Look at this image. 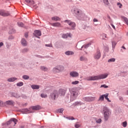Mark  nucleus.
Segmentation results:
<instances>
[{"instance_id":"f257e3e1","label":"nucleus","mask_w":128,"mask_h":128,"mask_svg":"<svg viewBox=\"0 0 128 128\" xmlns=\"http://www.w3.org/2000/svg\"><path fill=\"white\" fill-rule=\"evenodd\" d=\"M65 94L66 90L64 89H60L58 91L54 90L50 94V98L52 100H56V98H58L60 96H64Z\"/></svg>"},{"instance_id":"f03ea898","label":"nucleus","mask_w":128,"mask_h":128,"mask_svg":"<svg viewBox=\"0 0 128 128\" xmlns=\"http://www.w3.org/2000/svg\"><path fill=\"white\" fill-rule=\"evenodd\" d=\"M108 74H101L98 76H90L86 77L84 78L85 80H102L104 78H106Z\"/></svg>"},{"instance_id":"7ed1b4c3","label":"nucleus","mask_w":128,"mask_h":128,"mask_svg":"<svg viewBox=\"0 0 128 128\" xmlns=\"http://www.w3.org/2000/svg\"><path fill=\"white\" fill-rule=\"evenodd\" d=\"M71 98L73 100H76L80 94V89L78 88H72L70 91Z\"/></svg>"},{"instance_id":"20e7f679","label":"nucleus","mask_w":128,"mask_h":128,"mask_svg":"<svg viewBox=\"0 0 128 128\" xmlns=\"http://www.w3.org/2000/svg\"><path fill=\"white\" fill-rule=\"evenodd\" d=\"M102 112L103 114H104V118L105 120H108L110 118V116L112 114V112H110V109L106 106H104L103 108Z\"/></svg>"},{"instance_id":"39448f33","label":"nucleus","mask_w":128,"mask_h":128,"mask_svg":"<svg viewBox=\"0 0 128 128\" xmlns=\"http://www.w3.org/2000/svg\"><path fill=\"white\" fill-rule=\"evenodd\" d=\"M64 22H66L70 26L72 30H74L76 28V23L72 22L70 20H65Z\"/></svg>"},{"instance_id":"423d86ee","label":"nucleus","mask_w":128,"mask_h":128,"mask_svg":"<svg viewBox=\"0 0 128 128\" xmlns=\"http://www.w3.org/2000/svg\"><path fill=\"white\" fill-rule=\"evenodd\" d=\"M64 70V66H57L53 68V72H60Z\"/></svg>"},{"instance_id":"0eeeda50","label":"nucleus","mask_w":128,"mask_h":128,"mask_svg":"<svg viewBox=\"0 0 128 128\" xmlns=\"http://www.w3.org/2000/svg\"><path fill=\"white\" fill-rule=\"evenodd\" d=\"M14 122V126L16 124V122H18V120L15 118H12L9 121L6 122V124L8 126V124H10Z\"/></svg>"},{"instance_id":"6e6552de","label":"nucleus","mask_w":128,"mask_h":128,"mask_svg":"<svg viewBox=\"0 0 128 128\" xmlns=\"http://www.w3.org/2000/svg\"><path fill=\"white\" fill-rule=\"evenodd\" d=\"M84 100L85 102H94V100H96V97H85L84 98Z\"/></svg>"},{"instance_id":"1a4fd4ad","label":"nucleus","mask_w":128,"mask_h":128,"mask_svg":"<svg viewBox=\"0 0 128 128\" xmlns=\"http://www.w3.org/2000/svg\"><path fill=\"white\" fill-rule=\"evenodd\" d=\"M70 74L72 78H76L79 76L78 72L74 71L71 72Z\"/></svg>"},{"instance_id":"9d476101","label":"nucleus","mask_w":128,"mask_h":128,"mask_svg":"<svg viewBox=\"0 0 128 128\" xmlns=\"http://www.w3.org/2000/svg\"><path fill=\"white\" fill-rule=\"evenodd\" d=\"M34 36L36 38H40V37L38 36H42V32L39 30H36L34 31Z\"/></svg>"},{"instance_id":"9b49d317","label":"nucleus","mask_w":128,"mask_h":128,"mask_svg":"<svg viewBox=\"0 0 128 128\" xmlns=\"http://www.w3.org/2000/svg\"><path fill=\"white\" fill-rule=\"evenodd\" d=\"M74 13L76 14L77 16H80L82 14V10L78 9V8H74Z\"/></svg>"},{"instance_id":"f8f14e48","label":"nucleus","mask_w":128,"mask_h":128,"mask_svg":"<svg viewBox=\"0 0 128 128\" xmlns=\"http://www.w3.org/2000/svg\"><path fill=\"white\" fill-rule=\"evenodd\" d=\"M100 51H98L95 54H94V58L95 60H100Z\"/></svg>"},{"instance_id":"ddd939ff","label":"nucleus","mask_w":128,"mask_h":128,"mask_svg":"<svg viewBox=\"0 0 128 128\" xmlns=\"http://www.w3.org/2000/svg\"><path fill=\"white\" fill-rule=\"evenodd\" d=\"M0 16H10V13L1 10H0Z\"/></svg>"},{"instance_id":"4468645a","label":"nucleus","mask_w":128,"mask_h":128,"mask_svg":"<svg viewBox=\"0 0 128 128\" xmlns=\"http://www.w3.org/2000/svg\"><path fill=\"white\" fill-rule=\"evenodd\" d=\"M30 108L33 110H38L42 108V107L38 105H37L36 106H32L30 107Z\"/></svg>"},{"instance_id":"2eb2a0df","label":"nucleus","mask_w":128,"mask_h":128,"mask_svg":"<svg viewBox=\"0 0 128 128\" xmlns=\"http://www.w3.org/2000/svg\"><path fill=\"white\" fill-rule=\"evenodd\" d=\"M51 26H56V28L59 27V28H62V24L60 23L57 22H54V23H52Z\"/></svg>"},{"instance_id":"dca6fc26","label":"nucleus","mask_w":128,"mask_h":128,"mask_svg":"<svg viewBox=\"0 0 128 128\" xmlns=\"http://www.w3.org/2000/svg\"><path fill=\"white\" fill-rule=\"evenodd\" d=\"M21 44L22 46H28V42H26V40L24 38L22 39Z\"/></svg>"},{"instance_id":"f3484780","label":"nucleus","mask_w":128,"mask_h":128,"mask_svg":"<svg viewBox=\"0 0 128 128\" xmlns=\"http://www.w3.org/2000/svg\"><path fill=\"white\" fill-rule=\"evenodd\" d=\"M6 104H8V106H14V102L12 100H8L5 102Z\"/></svg>"},{"instance_id":"a211bd4d","label":"nucleus","mask_w":128,"mask_h":128,"mask_svg":"<svg viewBox=\"0 0 128 128\" xmlns=\"http://www.w3.org/2000/svg\"><path fill=\"white\" fill-rule=\"evenodd\" d=\"M18 80V78H11L8 80V82H14V80Z\"/></svg>"},{"instance_id":"6ab92c4d","label":"nucleus","mask_w":128,"mask_h":128,"mask_svg":"<svg viewBox=\"0 0 128 128\" xmlns=\"http://www.w3.org/2000/svg\"><path fill=\"white\" fill-rule=\"evenodd\" d=\"M52 20H54V22H58L60 20V18L58 16H53L52 18Z\"/></svg>"},{"instance_id":"aec40b11","label":"nucleus","mask_w":128,"mask_h":128,"mask_svg":"<svg viewBox=\"0 0 128 128\" xmlns=\"http://www.w3.org/2000/svg\"><path fill=\"white\" fill-rule=\"evenodd\" d=\"M74 52L72 51H66L65 52V54L66 56H72L74 54Z\"/></svg>"},{"instance_id":"412c9836","label":"nucleus","mask_w":128,"mask_h":128,"mask_svg":"<svg viewBox=\"0 0 128 128\" xmlns=\"http://www.w3.org/2000/svg\"><path fill=\"white\" fill-rule=\"evenodd\" d=\"M31 88H32V90H38V88H40V86H38V85H32Z\"/></svg>"},{"instance_id":"4be33fe9","label":"nucleus","mask_w":128,"mask_h":128,"mask_svg":"<svg viewBox=\"0 0 128 128\" xmlns=\"http://www.w3.org/2000/svg\"><path fill=\"white\" fill-rule=\"evenodd\" d=\"M25 2L27 4H34V0H26Z\"/></svg>"},{"instance_id":"5701e85b","label":"nucleus","mask_w":128,"mask_h":128,"mask_svg":"<svg viewBox=\"0 0 128 128\" xmlns=\"http://www.w3.org/2000/svg\"><path fill=\"white\" fill-rule=\"evenodd\" d=\"M104 100V94L101 95L98 100V102H102Z\"/></svg>"},{"instance_id":"b1692460","label":"nucleus","mask_w":128,"mask_h":128,"mask_svg":"<svg viewBox=\"0 0 128 128\" xmlns=\"http://www.w3.org/2000/svg\"><path fill=\"white\" fill-rule=\"evenodd\" d=\"M104 98H105L106 100H108V102H110V99L108 98V94H104Z\"/></svg>"},{"instance_id":"393cba45","label":"nucleus","mask_w":128,"mask_h":128,"mask_svg":"<svg viewBox=\"0 0 128 128\" xmlns=\"http://www.w3.org/2000/svg\"><path fill=\"white\" fill-rule=\"evenodd\" d=\"M12 96H14V98H20V95L16 92L12 93Z\"/></svg>"},{"instance_id":"a878e982","label":"nucleus","mask_w":128,"mask_h":128,"mask_svg":"<svg viewBox=\"0 0 128 128\" xmlns=\"http://www.w3.org/2000/svg\"><path fill=\"white\" fill-rule=\"evenodd\" d=\"M116 62V58H112L108 60V62Z\"/></svg>"},{"instance_id":"bb28decb","label":"nucleus","mask_w":128,"mask_h":128,"mask_svg":"<svg viewBox=\"0 0 128 128\" xmlns=\"http://www.w3.org/2000/svg\"><path fill=\"white\" fill-rule=\"evenodd\" d=\"M40 70H44V72H46L48 70V68L44 66H42L40 67Z\"/></svg>"},{"instance_id":"cd10ccee","label":"nucleus","mask_w":128,"mask_h":128,"mask_svg":"<svg viewBox=\"0 0 128 128\" xmlns=\"http://www.w3.org/2000/svg\"><path fill=\"white\" fill-rule=\"evenodd\" d=\"M116 42L114 41L112 42V48H116Z\"/></svg>"},{"instance_id":"c85d7f7f","label":"nucleus","mask_w":128,"mask_h":128,"mask_svg":"<svg viewBox=\"0 0 128 128\" xmlns=\"http://www.w3.org/2000/svg\"><path fill=\"white\" fill-rule=\"evenodd\" d=\"M17 86H24V82H20L16 84Z\"/></svg>"},{"instance_id":"c756f323","label":"nucleus","mask_w":128,"mask_h":128,"mask_svg":"<svg viewBox=\"0 0 128 128\" xmlns=\"http://www.w3.org/2000/svg\"><path fill=\"white\" fill-rule=\"evenodd\" d=\"M18 26H21V28H23V26H24V24L22 22H18Z\"/></svg>"},{"instance_id":"7c9ffc66","label":"nucleus","mask_w":128,"mask_h":128,"mask_svg":"<svg viewBox=\"0 0 128 128\" xmlns=\"http://www.w3.org/2000/svg\"><path fill=\"white\" fill-rule=\"evenodd\" d=\"M108 36L106 35V34H102V38L103 40H106V38H107Z\"/></svg>"},{"instance_id":"2f4dec72","label":"nucleus","mask_w":128,"mask_h":128,"mask_svg":"<svg viewBox=\"0 0 128 128\" xmlns=\"http://www.w3.org/2000/svg\"><path fill=\"white\" fill-rule=\"evenodd\" d=\"M22 78L24 80H28V78H30V76H28V75H24L23 76Z\"/></svg>"},{"instance_id":"473e14b6","label":"nucleus","mask_w":128,"mask_h":128,"mask_svg":"<svg viewBox=\"0 0 128 128\" xmlns=\"http://www.w3.org/2000/svg\"><path fill=\"white\" fill-rule=\"evenodd\" d=\"M126 126H128V122H122V126H124V128H126Z\"/></svg>"},{"instance_id":"72a5a7b5","label":"nucleus","mask_w":128,"mask_h":128,"mask_svg":"<svg viewBox=\"0 0 128 128\" xmlns=\"http://www.w3.org/2000/svg\"><path fill=\"white\" fill-rule=\"evenodd\" d=\"M62 38H68V36L66 34H63L62 35Z\"/></svg>"},{"instance_id":"f704fd0d","label":"nucleus","mask_w":128,"mask_h":128,"mask_svg":"<svg viewBox=\"0 0 128 128\" xmlns=\"http://www.w3.org/2000/svg\"><path fill=\"white\" fill-rule=\"evenodd\" d=\"M87 59L85 57H84L83 56H82L80 58V60L81 61H82V60H86Z\"/></svg>"},{"instance_id":"c9c22d12","label":"nucleus","mask_w":128,"mask_h":128,"mask_svg":"<svg viewBox=\"0 0 128 128\" xmlns=\"http://www.w3.org/2000/svg\"><path fill=\"white\" fill-rule=\"evenodd\" d=\"M6 106V103L2 102V100H0V106Z\"/></svg>"},{"instance_id":"e433bc0d","label":"nucleus","mask_w":128,"mask_h":128,"mask_svg":"<svg viewBox=\"0 0 128 128\" xmlns=\"http://www.w3.org/2000/svg\"><path fill=\"white\" fill-rule=\"evenodd\" d=\"M88 46H90V44H86V45H84L82 47V48H88Z\"/></svg>"},{"instance_id":"4c0bfd02","label":"nucleus","mask_w":128,"mask_h":128,"mask_svg":"<svg viewBox=\"0 0 128 128\" xmlns=\"http://www.w3.org/2000/svg\"><path fill=\"white\" fill-rule=\"evenodd\" d=\"M80 82L78 81H74L72 82V84H79Z\"/></svg>"},{"instance_id":"58836bf2","label":"nucleus","mask_w":128,"mask_h":128,"mask_svg":"<svg viewBox=\"0 0 128 128\" xmlns=\"http://www.w3.org/2000/svg\"><path fill=\"white\" fill-rule=\"evenodd\" d=\"M100 88H108V86H106V84H102L100 86Z\"/></svg>"},{"instance_id":"ea45409f","label":"nucleus","mask_w":128,"mask_h":128,"mask_svg":"<svg viewBox=\"0 0 128 128\" xmlns=\"http://www.w3.org/2000/svg\"><path fill=\"white\" fill-rule=\"evenodd\" d=\"M24 112L25 114H30V110H28V109H25V110H24Z\"/></svg>"},{"instance_id":"a19ab883","label":"nucleus","mask_w":128,"mask_h":128,"mask_svg":"<svg viewBox=\"0 0 128 128\" xmlns=\"http://www.w3.org/2000/svg\"><path fill=\"white\" fill-rule=\"evenodd\" d=\"M66 118H68V120H74V118L72 116H71V117H66Z\"/></svg>"},{"instance_id":"79ce46f5","label":"nucleus","mask_w":128,"mask_h":128,"mask_svg":"<svg viewBox=\"0 0 128 128\" xmlns=\"http://www.w3.org/2000/svg\"><path fill=\"white\" fill-rule=\"evenodd\" d=\"M96 122H97V124H100V122H102V119H98V120H96Z\"/></svg>"},{"instance_id":"37998d69","label":"nucleus","mask_w":128,"mask_h":128,"mask_svg":"<svg viewBox=\"0 0 128 128\" xmlns=\"http://www.w3.org/2000/svg\"><path fill=\"white\" fill-rule=\"evenodd\" d=\"M41 98H48V96H46V94H41Z\"/></svg>"},{"instance_id":"c03bdc74","label":"nucleus","mask_w":128,"mask_h":128,"mask_svg":"<svg viewBox=\"0 0 128 128\" xmlns=\"http://www.w3.org/2000/svg\"><path fill=\"white\" fill-rule=\"evenodd\" d=\"M105 4H108V0H103Z\"/></svg>"},{"instance_id":"a18cd8bd","label":"nucleus","mask_w":128,"mask_h":128,"mask_svg":"<svg viewBox=\"0 0 128 128\" xmlns=\"http://www.w3.org/2000/svg\"><path fill=\"white\" fill-rule=\"evenodd\" d=\"M117 5L118 6V8H122V4L118 2L117 4Z\"/></svg>"},{"instance_id":"49530a36","label":"nucleus","mask_w":128,"mask_h":128,"mask_svg":"<svg viewBox=\"0 0 128 128\" xmlns=\"http://www.w3.org/2000/svg\"><path fill=\"white\" fill-rule=\"evenodd\" d=\"M28 48H24L22 50V52H28Z\"/></svg>"},{"instance_id":"de8ad7c7","label":"nucleus","mask_w":128,"mask_h":128,"mask_svg":"<svg viewBox=\"0 0 128 128\" xmlns=\"http://www.w3.org/2000/svg\"><path fill=\"white\" fill-rule=\"evenodd\" d=\"M58 112H60V114H62V112H64V110H63L62 108L58 109Z\"/></svg>"},{"instance_id":"09e8293b","label":"nucleus","mask_w":128,"mask_h":128,"mask_svg":"<svg viewBox=\"0 0 128 128\" xmlns=\"http://www.w3.org/2000/svg\"><path fill=\"white\" fill-rule=\"evenodd\" d=\"M80 124H76L75 125V128H80Z\"/></svg>"},{"instance_id":"8fccbe9b","label":"nucleus","mask_w":128,"mask_h":128,"mask_svg":"<svg viewBox=\"0 0 128 128\" xmlns=\"http://www.w3.org/2000/svg\"><path fill=\"white\" fill-rule=\"evenodd\" d=\"M25 38H28V32H26L24 34Z\"/></svg>"},{"instance_id":"3c124183","label":"nucleus","mask_w":128,"mask_h":128,"mask_svg":"<svg viewBox=\"0 0 128 128\" xmlns=\"http://www.w3.org/2000/svg\"><path fill=\"white\" fill-rule=\"evenodd\" d=\"M46 46H48V47H52V44H46Z\"/></svg>"},{"instance_id":"603ef678","label":"nucleus","mask_w":128,"mask_h":128,"mask_svg":"<svg viewBox=\"0 0 128 128\" xmlns=\"http://www.w3.org/2000/svg\"><path fill=\"white\" fill-rule=\"evenodd\" d=\"M111 26H112V28H114V30H116V27L114 26V24H111Z\"/></svg>"},{"instance_id":"864d4df0","label":"nucleus","mask_w":128,"mask_h":128,"mask_svg":"<svg viewBox=\"0 0 128 128\" xmlns=\"http://www.w3.org/2000/svg\"><path fill=\"white\" fill-rule=\"evenodd\" d=\"M2 46H4V43L2 42H0V48H2Z\"/></svg>"},{"instance_id":"5fc2aeb1","label":"nucleus","mask_w":128,"mask_h":128,"mask_svg":"<svg viewBox=\"0 0 128 128\" xmlns=\"http://www.w3.org/2000/svg\"><path fill=\"white\" fill-rule=\"evenodd\" d=\"M74 106H78V102H76L74 104Z\"/></svg>"},{"instance_id":"6e6d98bb","label":"nucleus","mask_w":128,"mask_h":128,"mask_svg":"<svg viewBox=\"0 0 128 128\" xmlns=\"http://www.w3.org/2000/svg\"><path fill=\"white\" fill-rule=\"evenodd\" d=\"M93 20L94 22H98V19H96V18H94Z\"/></svg>"},{"instance_id":"4d7b16f0","label":"nucleus","mask_w":128,"mask_h":128,"mask_svg":"<svg viewBox=\"0 0 128 128\" xmlns=\"http://www.w3.org/2000/svg\"><path fill=\"white\" fill-rule=\"evenodd\" d=\"M78 106H82V104L80 102H78Z\"/></svg>"},{"instance_id":"13d9d810","label":"nucleus","mask_w":128,"mask_h":128,"mask_svg":"<svg viewBox=\"0 0 128 128\" xmlns=\"http://www.w3.org/2000/svg\"><path fill=\"white\" fill-rule=\"evenodd\" d=\"M122 48H124V50H126V47H124V46H122Z\"/></svg>"},{"instance_id":"bf43d9fd","label":"nucleus","mask_w":128,"mask_h":128,"mask_svg":"<svg viewBox=\"0 0 128 128\" xmlns=\"http://www.w3.org/2000/svg\"><path fill=\"white\" fill-rule=\"evenodd\" d=\"M68 36H70V38H71V37H72V36H71V35H70V34H68Z\"/></svg>"},{"instance_id":"052dcab7","label":"nucleus","mask_w":128,"mask_h":128,"mask_svg":"<svg viewBox=\"0 0 128 128\" xmlns=\"http://www.w3.org/2000/svg\"><path fill=\"white\" fill-rule=\"evenodd\" d=\"M20 128H24V126H22Z\"/></svg>"},{"instance_id":"680f3d73","label":"nucleus","mask_w":128,"mask_h":128,"mask_svg":"<svg viewBox=\"0 0 128 128\" xmlns=\"http://www.w3.org/2000/svg\"><path fill=\"white\" fill-rule=\"evenodd\" d=\"M121 52H124V51L122 50L121 49Z\"/></svg>"},{"instance_id":"e2e57ef3","label":"nucleus","mask_w":128,"mask_h":128,"mask_svg":"<svg viewBox=\"0 0 128 128\" xmlns=\"http://www.w3.org/2000/svg\"><path fill=\"white\" fill-rule=\"evenodd\" d=\"M108 18H110V16H108Z\"/></svg>"},{"instance_id":"0e129e2a","label":"nucleus","mask_w":128,"mask_h":128,"mask_svg":"<svg viewBox=\"0 0 128 128\" xmlns=\"http://www.w3.org/2000/svg\"><path fill=\"white\" fill-rule=\"evenodd\" d=\"M14 32H11L10 33H11V34H12V33H14Z\"/></svg>"},{"instance_id":"69168bd1","label":"nucleus","mask_w":128,"mask_h":128,"mask_svg":"<svg viewBox=\"0 0 128 128\" xmlns=\"http://www.w3.org/2000/svg\"><path fill=\"white\" fill-rule=\"evenodd\" d=\"M127 94L128 95V90L127 91Z\"/></svg>"}]
</instances>
